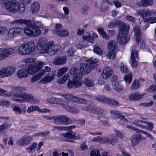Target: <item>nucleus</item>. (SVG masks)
<instances>
[{
  "instance_id": "obj_1",
  "label": "nucleus",
  "mask_w": 156,
  "mask_h": 156,
  "mask_svg": "<svg viewBox=\"0 0 156 156\" xmlns=\"http://www.w3.org/2000/svg\"><path fill=\"white\" fill-rule=\"evenodd\" d=\"M36 48L41 53L47 54L48 52L50 55L55 54L60 49L59 45H54V42L53 41L48 42V40L46 38H40L39 39Z\"/></svg>"
},
{
  "instance_id": "obj_2",
  "label": "nucleus",
  "mask_w": 156,
  "mask_h": 156,
  "mask_svg": "<svg viewBox=\"0 0 156 156\" xmlns=\"http://www.w3.org/2000/svg\"><path fill=\"white\" fill-rule=\"evenodd\" d=\"M10 24L14 26L25 24L27 27L23 29L25 33L30 37L38 36L41 34V31L34 25H31V22L28 20L19 19L12 21Z\"/></svg>"
},
{
  "instance_id": "obj_3",
  "label": "nucleus",
  "mask_w": 156,
  "mask_h": 156,
  "mask_svg": "<svg viewBox=\"0 0 156 156\" xmlns=\"http://www.w3.org/2000/svg\"><path fill=\"white\" fill-rule=\"evenodd\" d=\"M10 92L5 90V96L11 97L10 100L13 101L22 103L24 101V99L27 93L25 92L26 89L21 86H15L11 88Z\"/></svg>"
},
{
  "instance_id": "obj_4",
  "label": "nucleus",
  "mask_w": 156,
  "mask_h": 156,
  "mask_svg": "<svg viewBox=\"0 0 156 156\" xmlns=\"http://www.w3.org/2000/svg\"><path fill=\"white\" fill-rule=\"evenodd\" d=\"M1 6L6 9L7 11L13 13L19 11L20 13H23L25 8L23 4L20 5L18 2L15 0L9 1Z\"/></svg>"
},
{
  "instance_id": "obj_5",
  "label": "nucleus",
  "mask_w": 156,
  "mask_h": 156,
  "mask_svg": "<svg viewBox=\"0 0 156 156\" xmlns=\"http://www.w3.org/2000/svg\"><path fill=\"white\" fill-rule=\"evenodd\" d=\"M35 48V44L34 41H30L22 45L17 50V53L22 56L32 55Z\"/></svg>"
},
{
  "instance_id": "obj_6",
  "label": "nucleus",
  "mask_w": 156,
  "mask_h": 156,
  "mask_svg": "<svg viewBox=\"0 0 156 156\" xmlns=\"http://www.w3.org/2000/svg\"><path fill=\"white\" fill-rule=\"evenodd\" d=\"M130 27L129 25L123 24L121 26L119 29V33L117 35V42L122 45L127 43L129 39L127 34L128 33Z\"/></svg>"
},
{
  "instance_id": "obj_7",
  "label": "nucleus",
  "mask_w": 156,
  "mask_h": 156,
  "mask_svg": "<svg viewBox=\"0 0 156 156\" xmlns=\"http://www.w3.org/2000/svg\"><path fill=\"white\" fill-rule=\"evenodd\" d=\"M87 63H82L80 65V70L84 71L86 74H88L93 69L96 67L98 65V61L96 58L94 59L92 58L86 60Z\"/></svg>"
},
{
  "instance_id": "obj_8",
  "label": "nucleus",
  "mask_w": 156,
  "mask_h": 156,
  "mask_svg": "<svg viewBox=\"0 0 156 156\" xmlns=\"http://www.w3.org/2000/svg\"><path fill=\"white\" fill-rule=\"evenodd\" d=\"M54 122L57 125H61L64 123L67 125L73 123L75 122L74 119H70L67 116L58 115L54 116Z\"/></svg>"
},
{
  "instance_id": "obj_9",
  "label": "nucleus",
  "mask_w": 156,
  "mask_h": 156,
  "mask_svg": "<svg viewBox=\"0 0 156 156\" xmlns=\"http://www.w3.org/2000/svg\"><path fill=\"white\" fill-rule=\"evenodd\" d=\"M45 64L43 62H36L27 68V71L29 74H32L37 72Z\"/></svg>"
},
{
  "instance_id": "obj_10",
  "label": "nucleus",
  "mask_w": 156,
  "mask_h": 156,
  "mask_svg": "<svg viewBox=\"0 0 156 156\" xmlns=\"http://www.w3.org/2000/svg\"><path fill=\"white\" fill-rule=\"evenodd\" d=\"M15 67L9 66L2 68L0 70V76L2 77H5L11 76L15 71Z\"/></svg>"
},
{
  "instance_id": "obj_11",
  "label": "nucleus",
  "mask_w": 156,
  "mask_h": 156,
  "mask_svg": "<svg viewBox=\"0 0 156 156\" xmlns=\"http://www.w3.org/2000/svg\"><path fill=\"white\" fill-rule=\"evenodd\" d=\"M23 29L20 27H16L9 29L7 33L8 37L10 39H13L18 35L22 34Z\"/></svg>"
},
{
  "instance_id": "obj_12",
  "label": "nucleus",
  "mask_w": 156,
  "mask_h": 156,
  "mask_svg": "<svg viewBox=\"0 0 156 156\" xmlns=\"http://www.w3.org/2000/svg\"><path fill=\"white\" fill-rule=\"evenodd\" d=\"M70 73L73 79L81 80L83 76V74L85 73L84 71L81 70L80 68L79 70L77 68L73 67L70 69Z\"/></svg>"
},
{
  "instance_id": "obj_13",
  "label": "nucleus",
  "mask_w": 156,
  "mask_h": 156,
  "mask_svg": "<svg viewBox=\"0 0 156 156\" xmlns=\"http://www.w3.org/2000/svg\"><path fill=\"white\" fill-rule=\"evenodd\" d=\"M15 50L13 48L4 49L0 48V60H2L8 57L9 55L14 53Z\"/></svg>"
},
{
  "instance_id": "obj_14",
  "label": "nucleus",
  "mask_w": 156,
  "mask_h": 156,
  "mask_svg": "<svg viewBox=\"0 0 156 156\" xmlns=\"http://www.w3.org/2000/svg\"><path fill=\"white\" fill-rule=\"evenodd\" d=\"M83 83L81 80L73 79V80L69 81L67 83V87L69 89L76 88L80 87Z\"/></svg>"
},
{
  "instance_id": "obj_15",
  "label": "nucleus",
  "mask_w": 156,
  "mask_h": 156,
  "mask_svg": "<svg viewBox=\"0 0 156 156\" xmlns=\"http://www.w3.org/2000/svg\"><path fill=\"white\" fill-rule=\"evenodd\" d=\"M32 139L29 136H24L19 139L18 142L19 145L21 147L26 145L29 144L32 141Z\"/></svg>"
},
{
  "instance_id": "obj_16",
  "label": "nucleus",
  "mask_w": 156,
  "mask_h": 156,
  "mask_svg": "<svg viewBox=\"0 0 156 156\" xmlns=\"http://www.w3.org/2000/svg\"><path fill=\"white\" fill-rule=\"evenodd\" d=\"M112 73V72L111 67H105L104 69L101 76L104 79H108L111 77Z\"/></svg>"
},
{
  "instance_id": "obj_17",
  "label": "nucleus",
  "mask_w": 156,
  "mask_h": 156,
  "mask_svg": "<svg viewBox=\"0 0 156 156\" xmlns=\"http://www.w3.org/2000/svg\"><path fill=\"white\" fill-rule=\"evenodd\" d=\"M105 143L114 145L117 143L118 139H116L115 134H112L109 136L108 137H105Z\"/></svg>"
},
{
  "instance_id": "obj_18",
  "label": "nucleus",
  "mask_w": 156,
  "mask_h": 156,
  "mask_svg": "<svg viewBox=\"0 0 156 156\" xmlns=\"http://www.w3.org/2000/svg\"><path fill=\"white\" fill-rule=\"evenodd\" d=\"M24 99L27 102L34 104H38L39 102L38 99L34 98L32 95L27 93Z\"/></svg>"
},
{
  "instance_id": "obj_19",
  "label": "nucleus",
  "mask_w": 156,
  "mask_h": 156,
  "mask_svg": "<svg viewBox=\"0 0 156 156\" xmlns=\"http://www.w3.org/2000/svg\"><path fill=\"white\" fill-rule=\"evenodd\" d=\"M28 74L27 69H22L17 71L16 73V76L19 79H22L28 77Z\"/></svg>"
},
{
  "instance_id": "obj_20",
  "label": "nucleus",
  "mask_w": 156,
  "mask_h": 156,
  "mask_svg": "<svg viewBox=\"0 0 156 156\" xmlns=\"http://www.w3.org/2000/svg\"><path fill=\"white\" fill-rule=\"evenodd\" d=\"M54 32L57 36L61 37H66L69 35V31L66 29H62L61 30H55Z\"/></svg>"
},
{
  "instance_id": "obj_21",
  "label": "nucleus",
  "mask_w": 156,
  "mask_h": 156,
  "mask_svg": "<svg viewBox=\"0 0 156 156\" xmlns=\"http://www.w3.org/2000/svg\"><path fill=\"white\" fill-rule=\"evenodd\" d=\"M66 62L67 58L66 57L63 56L58 58H55L53 63L55 65H60L66 64Z\"/></svg>"
},
{
  "instance_id": "obj_22",
  "label": "nucleus",
  "mask_w": 156,
  "mask_h": 156,
  "mask_svg": "<svg viewBox=\"0 0 156 156\" xmlns=\"http://www.w3.org/2000/svg\"><path fill=\"white\" fill-rule=\"evenodd\" d=\"M62 97L66 99L68 101H69L77 103L79 97H76L74 95L71 94H64Z\"/></svg>"
},
{
  "instance_id": "obj_23",
  "label": "nucleus",
  "mask_w": 156,
  "mask_h": 156,
  "mask_svg": "<svg viewBox=\"0 0 156 156\" xmlns=\"http://www.w3.org/2000/svg\"><path fill=\"white\" fill-rule=\"evenodd\" d=\"M44 75V71H41L38 74L33 76L31 80V82H35L39 80Z\"/></svg>"
},
{
  "instance_id": "obj_24",
  "label": "nucleus",
  "mask_w": 156,
  "mask_h": 156,
  "mask_svg": "<svg viewBox=\"0 0 156 156\" xmlns=\"http://www.w3.org/2000/svg\"><path fill=\"white\" fill-rule=\"evenodd\" d=\"M40 9V5L38 2H34L31 5L30 8V11L31 13L34 14L38 13Z\"/></svg>"
},
{
  "instance_id": "obj_25",
  "label": "nucleus",
  "mask_w": 156,
  "mask_h": 156,
  "mask_svg": "<svg viewBox=\"0 0 156 156\" xmlns=\"http://www.w3.org/2000/svg\"><path fill=\"white\" fill-rule=\"evenodd\" d=\"M54 74L53 73L51 76L48 75L47 76L41 79L39 82V83L44 84L48 83L54 78Z\"/></svg>"
},
{
  "instance_id": "obj_26",
  "label": "nucleus",
  "mask_w": 156,
  "mask_h": 156,
  "mask_svg": "<svg viewBox=\"0 0 156 156\" xmlns=\"http://www.w3.org/2000/svg\"><path fill=\"white\" fill-rule=\"evenodd\" d=\"M132 144L133 146H135L138 144L140 140V137L137 135L133 134L130 138Z\"/></svg>"
},
{
  "instance_id": "obj_27",
  "label": "nucleus",
  "mask_w": 156,
  "mask_h": 156,
  "mask_svg": "<svg viewBox=\"0 0 156 156\" xmlns=\"http://www.w3.org/2000/svg\"><path fill=\"white\" fill-rule=\"evenodd\" d=\"M37 144L36 142L32 143L29 146V147L26 149V151L29 153H34L35 149L36 148Z\"/></svg>"
},
{
  "instance_id": "obj_28",
  "label": "nucleus",
  "mask_w": 156,
  "mask_h": 156,
  "mask_svg": "<svg viewBox=\"0 0 156 156\" xmlns=\"http://www.w3.org/2000/svg\"><path fill=\"white\" fill-rule=\"evenodd\" d=\"M152 0H141V2L137 3V5L140 6H147L152 5Z\"/></svg>"
},
{
  "instance_id": "obj_29",
  "label": "nucleus",
  "mask_w": 156,
  "mask_h": 156,
  "mask_svg": "<svg viewBox=\"0 0 156 156\" xmlns=\"http://www.w3.org/2000/svg\"><path fill=\"white\" fill-rule=\"evenodd\" d=\"M69 79V74H65L62 77L58 79L57 82L59 84L62 85L64 84L67 80Z\"/></svg>"
},
{
  "instance_id": "obj_30",
  "label": "nucleus",
  "mask_w": 156,
  "mask_h": 156,
  "mask_svg": "<svg viewBox=\"0 0 156 156\" xmlns=\"http://www.w3.org/2000/svg\"><path fill=\"white\" fill-rule=\"evenodd\" d=\"M112 84L113 89L115 91L120 92L123 89L122 86L118 82H113Z\"/></svg>"
},
{
  "instance_id": "obj_31",
  "label": "nucleus",
  "mask_w": 156,
  "mask_h": 156,
  "mask_svg": "<svg viewBox=\"0 0 156 156\" xmlns=\"http://www.w3.org/2000/svg\"><path fill=\"white\" fill-rule=\"evenodd\" d=\"M134 31L136 41H138V39L140 38L141 36V32L139 27L137 26H136L134 29Z\"/></svg>"
},
{
  "instance_id": "obj_32",
  "label": "nucleus",
  "mask_w": 156,
  "mask_h": 156,
  "mask_svg": "<svg viewBox=\"0 0 156 156\" xmlns=\"http://www.w3.org/2000/svg\"><path fill=\"white\" fill-rule=\"evenodd\" d=\"M83 83L86 86L88 87H93L94 85V81L89 78H85L84 80Z\"/></svg>"
},
{
  "instance_id": "obj_33",
  "label": "nucleus",
  "mask_w": 156,
  "mask_h": 156,
  "mask_svg": "<svg viewBox=\"0 0 156 156\" xmlns=\"http://www.w3.org/2000/svg\"><path fill=\"white\" fill-rule=\"evenodd\" d=\"M68 70V68L66 67H64L59 69L58 70L57 76L58 77H60L64 74Z\"/></svg>"
},
{
  "instance_id": "obj_34",
  "label": "nucleus",
  "mask_w": 156,
  "mask_h": 156,
  "mask_svg": "<svg viewBox=\"0 0 156 156\" xmlns=\"http://www.w3.org/2000/svg\"><path fill=\"white\" fill-rule=\"evenodd\" d=\"M68 101L63 100L62 98H61L59 104L67 110L70 111L69 109V107L68 106L69 103Z\"/></svg>"
},
{
  "instance_id": "obj_35",
  "label": "nucleus",
  "mask_w": 156,
  "mask_h": 156,
  "mask_svg": "<svg viewBox=\"0 0 156 156\" xmlns=\"http://www.w3.org/2000/svg\"><path fill=\"white\" fill-rule=\"evenodd\" d=\"M144 122L140 120H135L132 122V123L137 126L142 127L145 128L146 125L144 124H142L141 123H144Z\"/></svg>"
},
{
  "instance_id": "obj_36",
  "label": "nucleus",
  "mask_w": 156,
  "mask_h": 156,
  "mask_svg": "<svg viewBox=\"0 0 156 156\" xmlns=\"http://www.w3.org/2000/svg\"><path fill=\"white\" fill-rule=\"evenodd\" d=\"M117 44L115 41H110L108 45V48L109 50H113L116 49Z\"/></svg>"
},
{
  "instance_id": "obj_37",
  "label": "nucleus",
  "mask_w": 156,
  "mask_h": 156,
  "mask_svg": "<svg viewBox=\"0 0 156 156\" xmlns=\"http://www.w3.org/2000/svg\"><path fill=\"white\" fill-rule=\"evenodd\" d=\"M108 98L102 95H99L96 97L95 98V99L97 100L98 101L107 104L108 101Z\"/></svg>"
},
{
  "instance_id": "obj_38",
  "label": "nucleus",
  "mask_w": 156,
  "mask_h": 156,
  "mask_svg": "<svg viewBox=\"0 0 156 156\" xmlns=\"http://www.w3.org/2000/svg\"><path fill=\"white\" fill-rule=\"evenodd\" d=\"M105 137L102 138L101 136H97L94 137L92 139V140L93 141L101 143H105Z\"/></svg>"
},
{
  "instance_id": "obj_39",
  "label": "nucleus",
  "mask_w": 156,
  "mask_h": 156,
  "mask_svg": "<svg viewBox=\"0 0 156 156\" xmlns=\"http://www.w3.org/2000/svg\"><path fill=\"white\" fill-rule=\"evenodd\" d=\"M108 104L114 106H117L119 105V102L115 100L110 99L108 98L107 103Z\"/></svg>"
},
{
  "instance_id": "obj_40",
  "label": "nucleus",
  "mask_w": 156,
  "mask_h": 156,
  "mask_svg": "<svg viewBox=\"0 0 156 156\" xmlns=\"http://www.w3.org/2000/svg\"><path fill=\"white\" fill-rule=\"evenodd\" d=\"M140 85V83L138 80H135L133 82L131 89L132 90H135L139 88Z\"/></svg>"
},
{
  "instance_id": "obj_41",
  "label": "nucleus",
  "mask_w": 156,
  "mask_h": 156,
  "mask_svg": "<svg viewBox=\"0 0 156 156\" xmlns=\"http://www.w3.org/2000/svg\"><path fill=\"white\" fill-rule=\"evenodd\" d=\"M49 134V131H46L45 132H40L34 135V136H42L45 137L48 136Z\"/></svg>"
},
{
  "instance_id": "obj_42",
  "label": "nucleus",
  "mask_w": 156,
  "mask_h": 156,
  "mask_svg": "<svg viewBox=\"0 0 156 156\" xmlns=\"http://www.w3.org/2000/svg\"><path fill=\"white\" fill-rule=\"evenodd\" d=\"M82 38L84 40L87 41L90 43H92L94 41L93 38L90 33H89L87 35L83 36Z\"/></svg>"
},
{
  "instance_id": "obj_43",
  "label": "nucleus",
  "mask_w": 156,
  "mask_h": 156,
  "mask_svg": "<svg viewBox=\"0 0 156 156\" xmlns=\"http://www.w3.org/2000/svg\"><path fill=\"white\" fill-rule=\"evenodd\" d=\"M152 12L151 10L147 9L145 10V9L143 10V17L144 19V20L145 21L146 20V19L144 18V17H147L148 16H150L152 14Z\"/></svg>"
},
{
  "instance_id": "obj_44",
  "label": "nucleus",
  "mask_w": 156,
  "mask_h": 156,
  "mask_svg": "<svg viewBox=\"0 0 156 156\" xmlns=\"http://www.w3.org/2000/svg\"><path fill=\"white\" fill-rule=\"evenodd\" d=\"M111 115L119 119L121 114H120L119 112L116 110H111L110 111Z\"/></svg>"
},
{
  "instance_id": "obj_45",
  "label": "nucleus",
  "mask_w": 156,
  "mask_h": 156,
  "mask_svg": "<svg viewBox=\"0 0 156 156\" xmlns=\"http://www.w3.org/2000/svg\"><path fill=\"white\" fill-rule=\"evenodd\" d=\"M115 52L114 51L110 50L107 54V56L109 59H113L115 58Z\"/></svg>"
},
{
  "instance_id": "obj_46",
  "label": "nucleus",
  "mask_w": 156,
  "mask_h": 156,
  "mask_svg": "<svg viewBox=\"0 0 156 156\" xmlns=\"http://www.w3.org/2000/svg\"><path fill=\"white\" fill-rule=\"evenodd\" d=\"M94 51L96 54L99 55H101L102 54V50L98 46H94Z\"/></svg>"
},
{
  "instance_id": "obj_47",
  "label": "nucleus",
  "mask_w": 156,
  "mask_h": 156,
  "mask_svg": "<svg viewBox=\"0 0 156 156\" xmlns=\"http://www.w3.org/2000/svg\"><path fill=\"white\" fill-rule=\"evenodd\" d=\"M8 31V29L5 27H0V35L5 34Z\"/></svg>"
},
{
  "instance_id": "obj_48",
  "label": "nucleus",
  "mask_w": 156,
  "mask_h": 156,
  "mask_svg": "<svg viewBox=\"0 0 156 156\" xmlns=\"http://www.w3.org/2000/svg\"><path fill=\"white\" fill-rule=\"evenodd\" d=\"M120 68L121 71L123 73H128L129 71V70L127 67L122 63L121 64Z\"/></svg>"
},
{
  "instance_id": "obj_49",
  "label": "nucleus",
  "mask_w": 156,
  "mask_h": 156,
  "mask_svg": "<svg viewBox=\"0 0 156 156\" xmlns=\"http://www.w3.org/2000/svg\"><path fill=\"white\" fill-rule=\"evenodd\" d=\"M133 58V56L132 55V56L131 57V59L132 61V66L133 68L136 67L137 66L138 64V59H134Z\"/></svg>"
},
{
  "instance_id": "obj_50",
  "label": "nucleus",
  "mask_w": 156,
  "mask_h": 156,
  "mask_svg": "<svg viewBox=\"0 0 156 156\" xmlns=\"http://www.w3.org/2000/svg\"><path fill=\"white\" fill-rule=\"evenodd\" d=\"M90 156H101L99 151L98 150H93L91 151Z\"/></svg>"
},
{
  "instance_id": "obj_51",
  "label": "nucleus",
  "mask_w": 156,
  "mask_h": 156,
  "mask_svg": "<svg viewBox=\"0 0 156 156\" xmlns=\"http://www.w3.org/2000/svg\"><path fill=\"white\" fill-rule=\"evenodd\" d=\"M39 108V107L37 106H34L29 107L27 110V112L28 113H30L31 112L37 111V109Z\"/></svg>"
},
{
  "instance_id": "obj_52",
  "label": "nucleus",
  "mask_w": 156,
  "mask_h": 156,
  "mask_svg": "<svg viewBox=\"0 0 156 156\" xmlns=\"http://www.w3.org/2000/svg\"><path fill=\"white\" fill-rule=\"evenodd\" d=\"M63 136L66 138L73 139V131H71L70 132L64 133Z\"/></svg>"
},
{
  "instance_id": "obj_53",
  "label": "nucleus",
  "mask_w": 156,
  "mask_h": 156,
  "mask_svg": "<svg viewBox=\"0 0 156 156\" xmlns=\"http://www.w3.org/2000/svg\"><path fill=\"white\" fill-rule=\"evenodd\" d=\"M136 41L137 45L140 44V48L143 49L145 47V43L140 38L139 39H138V40Z\"/></svg>"
},
{
  "instance_id": "obj_54",
  "label": "nucleus",
  "mask_w": 156,
  "mask_h": 156,
  "mask_svg": "<svg viewBox=\"0 0 156 156\" xmlns=\"http://www.w3.org/2000/svg\"><path fill=\"white\" fill-rule=\"evenodd\" d=\"M132 75L130 73L128 75H126L124 79L128 83H130L132 80Z\"/></svg>"
},
{
  "instance_id": "obj_55",
  "label": "nucleus",
  "mask_w": 156,
  "mask_h": 156,
  "mask_svg": "<svg viewBox=\"0 0 156 156\" xmlns=\"http://www.w3.org/2000/svg\"><path fill=\"white\" fill-rule=\"evenodd\" d=\"M13 110L17 115H20L21 114L22 111L20 108L17 106H15L13 108Z\"/></svg>"
},
{
  "instance_id": "obj_56",
  "label": "nucleus",
  "mask_w": 156,
  "mask_h": 156,
  "mask_svg": "<svg viewBox=\"0 0 156 156\" xmlns=\"http://www.w3.org/2000/svg\"><path fill=\"white\" fill-rule=\"evenodd\" d=\"M133 55V56L134 59H138V55L137 51L136 50H132L131 51V57Z\"/></svg>"
},
{
  "instance_id": "obj_57",
  "label": "nucleus",
  "mask_w": 156,
  "mask_h": 156,
  "mask_svg": "<svg viewBox=\"0 0 156 156\" xmlns=\"http://www.w3.org/2000/svg\"><path fill=\"white\" fill-rule=\"evenodd\" d=\"M115 131L116 133V135L117 136L119 137L121 139L123 140L124 139H125V138L123 134L118 130H115Z\"/></svg>"
},
{
  "instance_id": "obj_58",
  "label": "nucleus",
  "mask_w": 156,
  "mask_h": 156,
  "mask_svg": "<svg viewBox=\"0 0 156 156\" xmlns=\"http://www.w3.org/2000/svg\"><path fill=\"white\" fill-rule=\"evenodd\" d=\"M94 109V112L97 114L101 115L104 112L102 109L98 107H95Z\"/></svg>"
},
{
  "instance_id": "obj_59",
  "label": "nucleus",
  "mask_w": 156,
  "mask_h": 156,
  "mask_svg": "<svg viewBox=\"0 0 156 156\" xmlns=\"http://www.w3.org/2000/svg\"><path fill=\"white\" fill-rule=\"evenodd\" d=\"M87 102V101L83 98L79 97L78 101L77 103L80 104H86Z\"/></svg>"
},
{
  "instance_id": "obj_60",
  "label": "nucleus",
  "mask_w": 156,
  "mask_h": 156,
  "mask_svg": "<svg viewBox=\"0 0 156 156\" xmlns=\"http://www.w3.org/2000/svg\"><path fill=\"white\" fill-rule=\"evenodd\" d=\"M23 62L27 63H30L33 62L34 60L33 58H25L23 60Z\"/></svg>"
},
{
  "instance_id": "obj_61",
  "label": "nucleus",
  "mask_w": 156,
  "mask_h": 156,
  "mask_svg": "<svg viewBox=\"0 0 156 156\" xmlns=\"http://www.w3.org/2000/svg\"><path fill=\"white\" fill-rule=\"evenodd\" d=\"M147 90L150 92H156V85L153 86L152 85L150 86L148 88Z\"/></svg>"
},
{
  "instance_id": "obj_62",
  "label": "nucleus",
  "mask_w": 156,
  "mask_h": 156,
  "mask_svg": "<svg viewBox=\"0 0 156 156\" xmlns=\"http://www.w3.org/2000/svg\"><path fill=\"white\" fill-rule=\"evenodd\" d=\"M9 104V101H1L0 102V105L2 107H8Z\"/></svg>"
},
{
  "instance_id": "obj_63",
  "label": "nucleus",
  "mask_w": 156,
  "mask_h": 156,
  "mask_svg": "<svg viewBox=\"0 0 156 156\" xmlns=\"http://www.w3.org/2000/svg\"><path fill=\"white\" fill-rule=\"evenodd\" d=\"M129 99L130 100L136 101V93L131 94L129 97Z\"/></svg>"
},
{
  "instance_id": "obj_64",
  "label": "nucleus",
  "mask_w": 156,
  "mask_h": 156,
  "mask_svg": "<svg viewBox=\"0 0 156 156\" xmlns=\"http://www.w3.org/2000/svg\"><path fill=\"white\" fill-rule=\"evenodd\" d=\"M80 147L82 151H84L88 149L87 146L85 143H83L81 144Z\"/></svg>"
}]
</instances>
